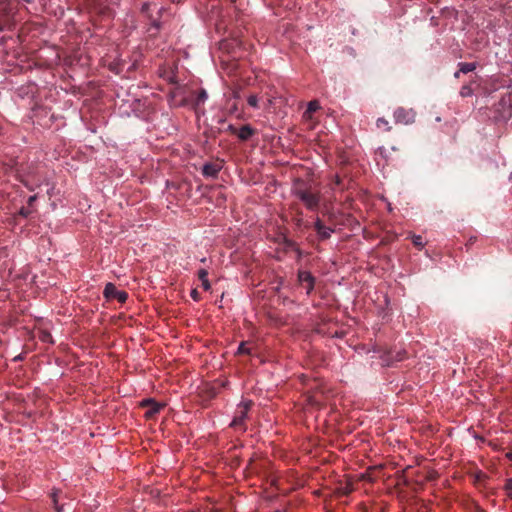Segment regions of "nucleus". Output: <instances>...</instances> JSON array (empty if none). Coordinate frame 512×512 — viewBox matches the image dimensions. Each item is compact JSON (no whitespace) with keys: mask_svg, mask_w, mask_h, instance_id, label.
Instances as JSON below:
<instances>
[{"mask_svg":"<svg viewBox=\"0 0 512 512\" xmlns=\"http://www.w3.org/2000/svg\"><path fill=\"white\" fill-rule=\"evenodd\" d=\"M291 195L297 198L309 211H317L320 206V190L314 188L310 182L303 179L297 178L293 181Z\"/></svg>","mask_w":512,"mask_h":512,"instance_id":"f257e3e1","label":"nucleus"},{"mask_svg":"<svg viewBox=\"0 0 512 512\" xmlns=\"http://www.w3.org/2000/svg\"><path fill=\"white\" fill-rule=\"evenodd\" d=\"M168 100L171 107H186L191 103L185 86L177 85L168 93Z\"/></svg>","mask_w":512,"mask_h":512,"instance_id":"f03ea898","label":"nucleus"},{"mask_svg":"<svg viewBox=\"0 0 512 512\" xmlns=\"http://www.w3.org/2000/svg\"><path fill=\"white\" fill-rule=\"evenodd\" d=\"M252 405H253V402L251 400L242 401L238 405L235 415H234V418L231 422L232 427H234L236 429L239 428L242 430L245 429L244 423H245V420L248 416V412Z\"/></svg>","mask_w":512,"mask_h":512,"instance_id":"7ed1b4c3","label":"nucleus"},{"mask_svg":"<svg viewBox=\"0 0 512 512\" xmlns=\"http://www.w3.org/2000/svg\"><path fill=\"white\" fill-rule=\"evenodd\" d=\"M139 406L141 408H146V411L144 413L145 419L152 420L156 417V415H158L161 412V410L164 409L166 404L157 402L153 398H146L139 403Z\"/></svg>","mask_w":512,"mask_h":512,"instance_id":"20e7f679","label":"nucleus"},{"mask_svg":"<svg viewBox=\"0 0 512 512\" xmlns=\"http://www.w3.org/2000/svg\"><path fill=\"white\" fill-rule=\"evenodd\" d=\"M394 120L397 124L409 125L414 123L416 113L412 108L398 107L394 113Z\"/></svg>","mask_w":512,"mask_h":512,"instance_id":"39448f33","label":"nucleus"},{"mask_svg":"<svg viewBox=\"0 0 512 512\" xmlns=\"http://www.w3.org/2000/svg\"><path fill=\"white\" fill-rule=\"evenodd\" d=\"M103 295L107 300L115 299L119 303H125L128 299V293L124 290H118L111 282L106 284Z\"/></svg>","mask_w":512,"mask_h":512,"instance_id":"423d86ee","label":"nucleus"},{"mask_svg":"<svg viewBox=\"0 0 512 512\" xmlns=\"http://www.w3.org/2000/svg\"><path fill=\"white\" fill-rule=\"evenodd\" d=\"M297 276L299 283L305 287L306 294L310 295L315 287V277L311 272L305 270H299Z\"/></svg>","mask_w":512,"mask_h":512,"instance_id":"0eeeda50","label":"nucleus"},{"mask_svg":"<svg viewBox=\"0 0 512 512\" xmlns=\"http://www.w3.org/2000/svg\"><path fill=\"white\" fill-rule=\"evenodd\" d=\"M313 227L320 241L329 239L334 232V229L326 226L319 217L316 218Z\"/></svg>","mask_w":512,"mask_h":512,"instance_id":"6e6552de","label":"nucleus"},{"mask_svg":"<svg viewBox=\"0 0 512 512\" xmlns=\"http://www.w3.org/2000/svg\"><path fill=\"white\" fill-rule=\"evenodd\" d=\"M223 165L221 162H208L202 167V174L206 178H217L219 172L222 170Z\"/></svg>","mask_w":512,"mask_h":512,"instance_id":"1a4fd4ad","label":"nucleus"},{"mask_svg":"<svg viewBox=\"0 0 512 512\" xmlns=\"http://www.w3.org/2000/svg\"><path fill=\"white\" fill-rule=\"evenodd\" d=\"M14 28V21L10 17L9 13L4 12L0 14V32L5 30H12ZM6 42L5 36H0V44Z\"/></svg>","mask_w":512,"mask_h":512,"instance_id":"9d476101","label":"nucleus"},{"mask_svg":"<svg viewBox=\"0 0 512 512\" xmlns=\"http://www.w3.org/2000/svg\"><path fill=\"white\" fill-rule=\"evenodd\" d=\"M190 99L191 103L189 106H191L196 113H199L201 106L204 105V103L208 99V94L205 89H200L196 94L195 98Z\"/></svg>","mask_w":512,"mask_h":512,"instance_id":"9b49d317","label":"nucleus"},{"mask_svg":"<svg viewBox=\"0 0 512 512\" xmlns=\"http://www.w3.org/2000/svg\"><path fill=\"white\" fill-rule=\"evenodd\" d=\"M255 134V130L249 125H243L238 129L237 137L241 141H247L249 140L253 135Z\"/></svg>","mask_w":512,"mask_h":512,"instance_id":"f8f14e48","label":"nucleus"},{"mask_svg":"<svg viewBox=\"0 0 512 512\" xmlns=\"http://www.w3.org/2000/svg\"><path fill=\"white\" fill-rule=\"evenodd\" d=\"M405 354L406 352L405 351H402V352H397V354L395 356L392 355L391 352H387L384 357H383V361L384 363L389 366L391 365L394 361H401L405 358Z\"/></svg>","mask_w":512,"mask_h":512,"instance_id":"ddd939ff","label":"nucleus"},{"mask_svg":"<svg viewBox=\"0 0 512 512\" xmlns=\"http://www.w3.org/2000/svg\"><path fill=\"white\" fill-rule=\"evenodd\" d=\"M320 109V104L317 100H312L308 103L307 109L303 114V117L306 119H310L312 114Z\"/></svg>","mask_w":512,"mask_h":512,"instance_id":"4468645a","label":"nucleus"},{"mask_svg":"<svg viewBox=\"0 0 512 512\" xmlns=\"http://www.w3.org/2000/svg\"><path fill=\"white\" fill-rule=\"evenodd\" d=\"M198 278L202 283V287L205 291H209L211 289V284L208 280V271L206 269H200L198 271Z\"/></svg>","mask_w":512,"mask_h":512,"instance_id":"2eb2a0df","label":"nucleus"},{"mask_svg":"<svg viewBox=\"0 0 512 512\" xmlns=\"http://www.w3.org/2000/svg\"><path fill=\"white\" fill-rule=\"evenodd\" d=\"M458 67L460 69V71L464 74H467L469 72H472L476 69L477 67V64L475 62H471V63H468V62H460L458 64Z\"/></svg>","mask_w":512,"mask_h":512,"instance_id":"dca6fc26","label":"nucleus"},{"mask_svg":"<svg viewBox=\"0 0 512 512\" xmlns=\"http://www.w3.org/2000/svg\"><path fill=\"white\" fill-rule=\"evenodd\" d=\"M38 338L44 343L52 344L54 342L51 333L47 330H40Z\"/></svg>","mask_w":512,"mask_h":512,"instance_id":"f3484780","label":"nucleus"},{"mask_svg":"<svg viewBox=\"0 0 512 512\" xmlns=\"http://www.w3.org/2000/svg\"><path fill=\"white\" fill-rule=\"evenodd\" d=\"M330 188L331 190L335 191L337 189H340V190H343V186H342V179L340 178L339 175H335L332 179V182L330 184Z\"/></svg>","mask_w":512,"mask_h":512,"instance_id":"a211bd4d","label":"nucleus"},{"mask_svg":"<svg viewBox=\"0 0 512 512\" xmlns=\"http://www.w3.org/2000/svg\"><path fill=\"white\" fill-rule=\"evenodd\" d=\"M460 95L462 97H470L473 95V89L470 85H463L460 89Z\"/></svg>","mask_w":512,"mask_h":512,"instance_id":"6ab92c4d","label":"nucleus"},{"mask_svg":"<svg viewBox=\"0 0 512 512\" xmlns=\"http://www.w3.org/2000/svg\"><path fill=\"white\" fill-rule=\"evenodd\" d=\"M376 125L378 128H384L385 131L391 130V126L389 125V122L385 118H378Z\"/></svg>","mask_w":512,"mask_h":512,"instance_id":"aec40b11","label":"nucleus"},{"mask_svg":"<svg viewBox=\"0 0 512 512\" xmlns=\"http://www.w3.org/2000/svg\"><path fill=\"white\" fill-rule=\"evenodd\" d=\"M412 242H413L414 246H416L418 249H422L425 245L423 238L420 235H413Z\"/></svg>","mask_w":512,"mask_h":512,"instance_id":"412c9836","label":"nucleus"},{"mask_svg":"<svg viewBox=\"0 0 512 512\" xmlns=\"http://www.w3.org/2000/svg\"><path fill=\"white\" fill-rule=\"evenodd\" d=\"M237 353L238 354H251V349L249 347H247L245 342H241L238 347Z\"/></svg>","mask_w":512,"mask_h":512,"instance_id":"4be33fe9","label":"nucleus"},{"mask_svg":"<svg viewBox=\"0 0 512 512\" xmlns=\"http://www.w3.org/2000/svg\"><path fill=\"white\" fill-rule=\"evenodd\" d=\"M247 103L253 108H258V97L256 95H250L247 98Z\"/></svg>","mask_w":512,"mask_h":512,"instance_id":"5701e85b","label":"nucleus"},{"mask_svg":"<svg viewBox=\"0 0 512 512\" xmlns=\"http://www.w3.org/2000/svg\"><path fill=\"white\" fill-rule=\"evenodd\" d=\"M52 501L54 503V508L56 512H63V507L58 505L57 502V492H53L51 494Z\"/></svg>","mask_w":512,"mask_h":512,"instance_id":"b1692460","label":"nucleus"},{"mask_svg":"<svg viewBox=\"0 0 512 512\" xmlns=\"http://www.w3.org/2000/svg\"><path fill=\"white\" fill-rule=\"evenodd\" d=\"M505 490H506L507 495L512 498V478H510L506 481Z\"/></svg>","mask_w":512,"mask_h":512,"instance_id":"393cba45","label":"nucleus"},{"mask_svg":"<svg viewBox=\"0 0 512 512\" xmlns=\"http://www.w3.org/2000/svg\"><path fill=\"white\" fill-rule=\"evenodd\" d=\"M32 213V210H30L29 208H26V207H22L20 210H19V214L24 217V218H27L28 216H30Z\"/></svg>","mask_w":512,"mask_h":512,"instance_id":"a878e982","label":"nucleus"},{"mask_svg":"<svg viewBox=\"0 0 512 512\" xmlns=\"http://www.w3.org/2000/svg\"><path fill=\"white\" fill-rule=\"evenodd\" d=\"M151 6H156L155 4H151L149 2H144L141 6V11L143 13H147L149 11V9L151 8Z\"/></svg>","mask_w":512,"mask_h":512,"instance_id":"bb28decb","label":"nucleus"},{"mask_svg":"<svg viewBox=\"0 0 512 512\" xmlns=\"http://www.w3.org/2000/svg\"><path fill=\"white\" fill-rule=\"evenodd\" d=\"M151 28H154L156 31H158L161 28V22H159L158 20L153 19L151 21V27L149 28V31L151 30Z\"/></svg>","mask_w":512,"mask_h":512,"instance_id":"cd10ccee","label":"nucleus"},{"mask_svg":"<svg viewBox=\"0 0 512 512\" xmlns=\"http://www.w3.org/2000/svg\"><path fill=\"white\" fill-rule=\"evenodd\" d=\"M190 296L195 301H199V299H200V295H199V292L197 291V289H193L190 293Z\"/></svg>","mask_w":512,"mask_h":512,"instance_id":"c85d7f7f","label":"nucleus"},{"mask_svg":"<svg viewBox=\"0 0 512 512\" xmlns=\"http://www.w3.org/2000/svg\"><path fill=\"white\" fill-rule=\"evenodd\" d=\"M227 130L231 133V134H235L237 135L238 134V129L234 126V125H229Z\"/></svg>","mask_w":512,"mask_h":512,"instance_id":"c756f323","label":"nucleus"},{"mask_svg":"<svg viewBox=\"0 0 512 512\" xmlns=\"http://www.w3.org/2000/svg\"><path fill=\"white\" fill-rule=\"evenodd\" d=\"M36 199H37V195H32V196H30V197L28 198V200H27V204H28L29 206H32V205L34 204V202L36 201Z\"/></svg>","mask_w":512,"mask_h":512,"instance_id":"7c9ffc66","label":"nucleus"},{"mask_svg":"<svg viewBox=\"0 0 512 512\" xmlns=\"http://www.w3.org/2000/svg\"><path fill=\"white\" fill-rule=\"evenodd\" d=\"M475 241H476V237H470V239L468 240L466 246L468 247L469 245H472Z\"/></svg>","mask_w":512,"mask_h":512,"instance_id":"2f4dec72","label":"nucleus"},{"mask_svg":"<svg viewBox=\"0 0 512 512\" xmlns=\"http://www.w3.org/2000/svg\"><path fill=\"white\" fill-rule=\"evenodd\" d=\"M460 73H462V72L460 71V69H458V71H456V72L454 73V77H455V78H459Z\"/></svg>","mask_w":512,"mask_h":512,"instance_id":"473e14b6","label":"nucleus"},{"mask_svg":"<svg viewBox=\"0 0 512 512\" xmlns=\"http://www.w3.org/2000/svg\"><path fill=\"white\" fill-rule=\"evenodd\" d=\"M506 456L512 461V450H510Z\"/></svg>","mask_w":512,"mask_h":512,"instance_id":"72a5a7b5","label":"nucleus"},{"mask_svg":"<svg viewBox=\"0 0 512 512\" xmlns=\"http://www.w3.org/2000/svg\"><path fill=\"white\" fill-rule=\"evenodd\" d=\"M302 223V219H298L297 225H300Z\"/></svg>","mask_w":512,"mask_h":512,"instance_id":"f704fd0d","label":"nucleus"},{"mask_svg":"<svg viewBox=\"0 0 512 512\" xmlns=\"http://www.w3.org/2000/svg\"><path fill=\"white\" fill-rule=\"evenodd\" d=\"M24 1H25V2H27V3H30V2H32L33 0H24Z\"/></svg>","mask_w":512,"mask_h":512,"instance_id":"c9c22d12","label":"nucleus"},{"mask_svg":"<svg viewBox=\"0 0 512 512\" xmlns=\"http://www.w3.org/2000/svg\"><path fill=\"white\" fill-rule=\"evenodd\" d=\"M7 0H0L1 3H5Z\"/></svg>","mask_w":512,"mask_h":512,"instance_id":"e433bc0d","label":"nucleus"}]
</instances>
